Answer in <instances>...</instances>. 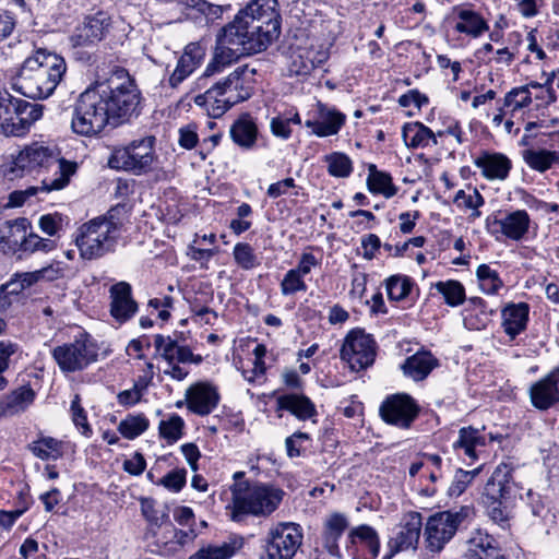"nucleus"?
<instances>
[{
    "label": "nucleus",
    "mask_w": 559,
    "mask_h": 559,
    "mask_svg": "<svg viewBox=\"0 0 559 559\" xmlns=\"http://www.w3.org/2000/svg\"><path fill=\"white\" fill-rule=\"evenodd\" d=\"M142 93L127 70L120 69L105 81H96L73 105L71 129L93 138L107 126L119 127L138 118L143 108Z\"/></svg>",
    "instance_id": "f257e3e1"
},
{
    "label": "nucleus",
    "mask_w": 559,
    "mask_h": 559,
    "mask_svg": "<svg viewBox=\"0 0 559 559\" xmlns=\"http://www.w3.org/2000/svg\"><path fill=\"white\" fill-rule=\"evenodd\" d=\"M281 23L277 0H250L218 32L213 59L206 66L198 85L205 87L209 78L222 72L241 56L266 50L280 37Z\"/></svg>",
    "instance_id": "f03ea898"
},
{
    "label": "nucleus",
    "mask_w": 559,
    "mask_h": 559,
    "mask_svg": "<svg viewBox=\"0 0 559 559\" xmlns=\"http://www.w3.org/2000/svg\"><path fill=\"white\" fill-rule=\"evenodd\" d=\"M67 71L63 57L46 48H38L22 63L12 79V87L32 99L49 97Z\"/></svg>",
    "instance_id": "7ed1b4c3"
},
{
    "label": "nucleus",
    "mask_w": 559,
    "mask_h": 559,
    "mask_svg": "<svg viewBox=\"0 0 559 559\" xmlns=\"http://www.w3.org/2000/svg\"><path fill=\"white\" fill-rule=\"evenodd\" d=\"M255 69L237 67L228 76L212 83L203 94L194 97L198 106L204 107L212 118L222 117L233 106L253 95Z\"/></svg>",
    "instance_id": "20e7f679"
},
{
    "label": "nucleus",
    "mask_w": 559,
    "mask_h": 559,
    "mask_svg": "<svg viewBox=\"0 0 559 559\" xmlns=\"http://www.w3.org/2000/svg\"><path fill=\"white\" fill-rule=\"evenodd\" d=\"M231 520L243 522L249 515L269 516L281 504L285 492L272 485L249 480L235 483L231 488Z\"/></svg>",
    "instance_id": "39448f33"
},
{
    "label": "nucleus",
    "mask_w": 559,
    "mask_h": 559,
    "mask_svg": "<svg viewBox=\"0 0 559 559\" xmlns=\"http://www.w3.org/2000/svg\"><path fill=\"white\" fill-rule=\"evenodd\" d=\"M58 162L59 175L53 179H44L41 191L50 192L53 190H61L70 182V177L76 173L78 164L64 158H57L53 152L45 146L33 144L25 147L20 152L13 162L10 171L15 177H22L25 173L29 174L39 167H49L51 164Z\"/></svg>",
    "instance_id": "423d86ee"
},
{
    "label": "nucleus",
    "mask_w": 559,
    "mask_h": 559,
    "mask_svg": "<svg viewBox=\"0 0 559 559\" xmlns=\"http://www.w3.org/2000/svg\"><path fill=\"white\" fill-rule=\"evenodd\" d=\"M512 478V469L507 464L498 465L485 484L481 495V503L488 516L502 527L510 520Z\"/></svg>",
    "instance_id": "0eeeda50"
},
{
    "label": "nucleus",
    "mask_w": 559,
    "mask_h": 559,
    "mask_svg": "<svg viewBox=\"0 0 559 559\" xmlns=\"http://www.w3.org/2000/svg\"><path fill=\"white\" fill-rule=\"evenodd\" d=\"M44 106L0 91V128L5 135L21 136L41 118Z\"/></svg>",
    "instance_id": "6e6552de"
},
{
    "label": "nucleus",
    "mask_w": 559,
    "mask_h": 559,
    "mask_svg": "<svg viewBox=\"0 0 559 559\" xmlns=\"http://www.w3.org/2000/svg\"><path fill=\"white\" fill-rule=\"evenodd\" d=\"M156 139L153 135L133 140L124 147L115 148L108 158V166L116 170L129 171L135 176L148 173L156 158Z\"/></svg>",
    "instance_id": "1a4fd4ad"
},
{
    "label": "nucleus",
    "mask_w": 559,
    "mask_h": 559,
    "mask_svg": "<svg viewBox=\"0 0 559 559\" xmlns=\"http://www.w3.org/2000/svg\"><path fill=\"white\" fill-rule=\"evenodd\" d=\"M51 356L63 373L82 371L97 360L98 348L91 335L80 332L73 342L56 346Z\"/></svg>",
    "instance_id": "9d476101"
},
{
    "label": "nucleus",
    "mask_w": 559,
    "mask_h": 559,
    "mask_svg": "<svg viewBox=\"0 0 559 559\" xmlns=\"http://www.w3.org/2000/svg\"><path fill=\"white\" fill-rule=\"evenodd\" d=\"M471 512V507L463 506L459 511L447 510L430 515L424 533L427 549L431 552H440Z\"/></svg>",
    "instance_id": "9b49d317"
},
{
    "label": "nucleus",
    "mask_w": 559,
    "mask_h": 559,
    "mask_svg": "<svg viewBox=\"0 0 559 559\" xmlns=\"http://www.w3.org/2000/svg\"><path fill=\"white\" fill-rule=\"evenodd\" d=\"M302 530L299 524L281 522L270 528L262 539L261 559H293L302 544Z\"/></svg>",
    "instance_id": "f8f14e48"
},
{
    "label": "nucleus",
    "mask_w": 559,
    "mask_h": 559,
    "mask_svg": "<svg viewBox=\"0 0 559 559\" xmlns=\"http://www.w3.org/2000/svg\"><path fill=\"white\" fill-rule=\"evenodd\" d=\"M376 349V341L370 334H366L361 329H354L344 340L341 358L353 371H360L373 365Z\"/></svg>",
    "instance_id": "ddd939ff"
},
{
    "label": "nucleus",
    "mask_w": 559,
    "mask_h": 559,
    "mask_svg": "<svg viewBox=\"0 0 559 559\" xmlns=\"http://www.w3.org/2000/svg\"><path fill=\"white\" fill-rule=\"evenodd\" d=\"M421 411L417 401L407 393L388 395L379 407L381 419L391 426L409 429Z\"/></svg>",
    "instance_id": "4468645a"
},
{
    "label": "nucleus",
    "mask_w": 559,
    "mask_h": 559,
    "mask_svg": "<svg viewBox=\"0 0 559 559\" xmlns=\"http://www.w3.org/2000/svg\"><path fill=\"white\" fill-rule=\"evenodd\" d=\"M117 240L115 236L107 235L105 230L100 229L93 221L83 224L79 228L75 237V243L80 250V254L86 260H96L107 253L114 252Z\"/></svg>",
    "instance_id": "2eb2a0df"
},
{
    "label": "nucleus",
    "mask_w": 559,
    "mask_h": 559,
    "mask_svg": "<svg viewBox=\"0 0 559 559\" xmlns=\"http://www.w3.org/2000/svg\"><path fill=\"white\" fill-rule=\"evenodd\" d=\"M423 528L421 513L416 511L407 512L401 519V522L392 531L386 548L388 551L383 559H391L401 551L416 550Z\"/></svg>",
    "instance_id": "dca6fc26"
},
{
    "label": "nucleus",
    "mask_w": 559,
    "mask_h": 559,
    "mask_svg": "<svg viewBox=\"0 0 559 559\" xmlns=\"http://www.w3.org/2000/svg\"><path fill=\"white\" fill-rule=\"evenodd\" d=\"M111 27V16L108 12L98 10L87 14L82 25L78 26L70 37L72 46H97Z\"/></svg>",
    "instance_id": "f3484780"
},
{
    "label": "nucleus",
    "mask_w": 559,
    "mask_h": 559,
    "mask_svg": "<svg viewBox=\"0 0 559 559\" xmlns=\"http://www.w3.org/2000/svg\"><path fill=\"white\" fill-rule=\"evenodd\" d=\"M531 224L530 215L524 210H516L507 214L503 218L488 216L486 219L487 230L495 235L501 233L511 240H521L528 231Z\"/></svg>",
    "instance_id": "a211bd4d"
},
{
    "label": "nucleus",
    "mask_w": 559,
    "mask_h": 559,
    "mask_svg": "<svg viewBox=\"0 0 559 559\" xmlns=\"http://www.w3.org/2000/svg\"><path fill=\"white\" fill-rule=\"evenodd\" d=\"M344 545L347 556L353 559L360 557V548L369 552L370 559L377 558L380 551L379 535L372 526L367 524L352 528L347 534Z\"/></svg>",
    "instance_id": "6ab92c4d"
},
{
    "label": "nucleus",
    "mask_w": 559,
    "mask_h": 559,
    "mask_svg": "<svg viewBox=\"0 0 559 559\" xmlns=\"http://www.w3.org/2000/svg\"><path fill=\"white\" fill-rule=\"evenodd\" d=\"M346 116L336 108L318 102L317 118L307 119L305 126L319 138L335 135L345 124Z\"/></svg>",
    "instance_id": "aec40b11"
},
{
    "label": "nucleus",
    "mask_w": 559,
    "mask_h": 559,
    "mask_svg": "<svg viewBox=\"0 0 559 559\" xmlns=\"http://www.w3.org/2000/svg\"><path fill=\"white\" fill-rule=\"evenodd\" d=\"M110 314L119 323L131 320L138 312V302L132 297V287L127 282H119L109 289Z\"/></svg>",
    "instance_id": "412c9836"
},
{
    "label": "nucleus",
    "mask_w": 559,
    "mask_h": 559,
    "mask_svg": "<svg viewBox=\"0 0 559 559\" xmlns=\"http://www.w3.org/2000/svg\"><path fill=\"white\" fill-rule=\"evenodd\" d=\"M532 404L546 411L559 402V366L530 389Z\"/></svg>",
    "instance_id": "4be33fe9"
},
{
    "label": "nucleus",
    "mask_w": 559,
    "mask_h": 559,
    "mask_svg": "<svg viewBox=\"0 0 559 559\" xmlns=\"http://www.w3.org/2000/svg\"><path fill=\"white\" fill-rule=\"evenodd\" d=\"M219 399L216 388L209 383H199L186 392L188 409L199 416L211 414L217 407Z\"/></svg>",
    "instance_id": "5701e85b"
},
{
    "label": "nucleus",
    "mask_w": 559,
    "mask_h": 559,
    "mask_svg": "<svg viewBox=\"0 0 559 559\" xmlns=\"http://www.w3.org/2000/svg\"><path fill=\"white\" fill-rule=\"evenodd\" d=\"M347 516L340 512L331 513L323 522L321 532L322 545L326 551L334 557L342 558L338 540L348 530Z\"/></svg>",
    "instance_id": "b1692460"
},
{
    "label": "nucleus",
    "mask_w": 559,
    "mask_h": 559,
    "mask_svg": "<svg viewBox=\"0 0 559 559\" xmlns=\"http://www.w3.org/2000/svg\"><path fill=\"white\" fill-rule=\"evenodd\" d=\"M501 326L510 341H514L527 328L530 305L526 302H509L501 310Z\"/></svg>",
    "instance_id": "393cba45"
},
{
    "label": "nucleus",
    "mask_w": 559,
    "mask_h": 559,
    "mask_svg": "<svg viewBox=\"0 0 559 559\" xmlns=\"http://www.w3.org/2000/svg\"><path fill=\"white\" fill-rule=\"evenodd\" d=\"M31 222L26 217L5 221L0 225V246L8 253L22 251Z\"/></svg>",
    "instance_id": "a878e982"
},
{
    "label": "nucleus",
    "mask_w": 559,
    "mask_h": 559,
    "mask_svg": "<svg viewBox=\"0 0 559 559\" xmlns=\"http://www.w3.org/2000/svg\"><path fill=\"white\" fill-rule=\"evenodd\" d=\"M474 164L488 180H504L512 168V162L507 155L489 151H481Z\"/></svg>",
    "instance_id": "bb28decb"
},
{
    "label": "nucleus",
    "mask_w": 559,
    "mask_h": 559,
    "mask_svg": "<svg viewBox=\"0 0 559 559\" xmlns=\"http://www.w3.org/2000/svg\"><path fill=\"white\" fill-rule=\"evenodd\" d=\"M488 443L487 437L479 429L473 426L462 427L459 430V438L453 443V450L457 455H464V460L468 464L477 461L480 448H485Z\"/></svg>",
    "instance_id": "cd10ccee"
},
{
    "label": "nucleus",
    "mask_w": 559,
    "mask_h": 559,
    "mask_svg": "<svg viewBox=\"0 0 559 559\" xmlns=\"http://www.w3.org/2000/svg\"><path fill=\"white\" fill-rule=\"evenodd\" d=\"M229 135L238 147L250 151L257 144L259 129L252 116L243 112L231 123Z\"/></svg>",
    "instance_id": "c85d7f7f"
},
{
    "label": "nucleus",
    "mask_w": 559,
    "mask_h": 559,
    "mask_svg": "<svg viewBox=\"0 0 559 559\" xmlns=\"http://www.w3.org/2000/svg\"><path fill=\"white\" fill-rule=\"evenodd\" d=\"M276 409L287 411L299 420H308L318 415L314 403L305 394L287 393L276 399Z\"/></svg>",
    "instance_id": "c756f323"
},
{
    "label": "nucleus",
    "mask_w": 559,
    "mask_h": 559,
    "mask_svg": "<svg viewBox=\"0 0 559 559\" xmlns=\"http://www.w3.org/2000/svg\"><path fill=\"white\" fill-rule=\"evenodd\" d=\"M453 12L459 20L454 25V29L457 33L465 34L472 38H478L489 31V25L480 13L460 5L454 7Z\"/></svg>",
    "instance_id": "7c9ffc66"
},
{
    "label": "nucleus",
    "mask_w": 559,
    "mask_h": 559,
    "mask_svg": "<svg viewBox=\"0 0 559 559\" xmlns=\"http://www.w3.org/2000/svg\"><path fill=\"white\" fill-rule=\"evenodd\" d=\"M438 366L439 360L430 352L419 350L407 357L401 368L406 377L421 381Z\"/></svg>",
    "instance_id": "2f4dec72"
},
{
    "label": "nucleus",
    "mask_w": 559,
    "mask_h": 559,
    "mask_svg": "<svg viewBox=\"0 0 559 559\" xmlns=\"http://www.w3.org/2000/svg\"><path fill=\"white\" fill-rule=\"evenodd\" d=\"M154 347L157 355H159L168 365L174 362L188 364L189 358L192 357L191 348L186 344H176L163 334L154 335Z\"/></svg>",
    "instance_id": "473e14b6"
},
{
    "label": "nucleus",
    "mask_w": 559,
    "mask_h": 559,
    "mask_svg": "<svg viewBox=\"0 0 559 559\" xmlns=\"http://www.w3.org/2000/svg\"><path fill=\"white\" fill-rule=\"evenodd\" d=\"M35 397L36 393L29 384L19 386L0 402V412L5 416L22 413L34 403Z\"/></svg>",
    "instance_id": "72a5a7b5"
},
{
    "label": "nucleus",
    "mask_w": 559,
    "mask_h": 559,
    "mask_svg": "<svg viewBox=\"0 0 559 559\" xmlns=\"http://www.w3.org/2000/svg\"><path fill=\"white\" fill-rule=\"evenodd\" d=\"M402 138L408 148L427 147L430 143L438 144L433 131L420 121L406 122L402 128Z\"/></svg>",
    "instance_id": "f704fd0d"
},
{
    "label": "nucleus",
    "mask_w": 559,
    "mask_h": 559,
    "mask_svg": "<svg viewBox=\"0 0 559 559\" xmlns=\"http://www.w3.org/2000/svg\"><path fill=\"white\" fill-rule=\"evenodd\" d=\"M243 546L241 536H231L219 546L209 545L200 548L189 559H230Z\"/></svg>",
    "instance_id": "c9c22d12"
},
{
    "label": "nucleus",
    "mask_w": 559,
    "mask_h": 559,
    "mask_svg": "<svg viewBox=\"0 0 559 559\" xmlns=\"http://www.w3.org/2000/svg\"><path fill=\"white\" fill-rule=\"evenodd\" d=\"M367 187L371 193L382 194L386 199L394 197L399 189L393 183L391 174L378 170L374 164L368 166Z\"/></svg>",
    "instance_id": "e433bc0d"
},
{
    "label": "nucleus",
    "mask_w": 559,
    "mask_h": 559,
    "mask_svg": "<svg viewBox=\"0 0 559 559\" xmlns=\"http://www.w3.org/2000/svg\"><path fill=\"white\" fill-rule=\"evenodd\" d=\"M43 461H57L63 456V442L52 437H40L27 445Z\"/></svg>",
    "instance_id": "4c0bfd02"
},
{
    "label": "nucleus",
    "mask_w": 559,
    "mask_h": 559,
    "mask_svg": "<svg viewBox=\"0 0 559 559\" xmlns=\"http://www.w3.org/2000/svg\"><path fill=\"white\" fill-rule=\"evenodd\" d=\"M526 165L538 173H545L555 164H559V153L546 148H528L522 153Z\"/></svg>",
    "instance_id": "58836bf2"
},
{
    "label": "nucleus",
    "mask_w": 559,
    "mask_h": 559,
    "mask_svg": "<svg viewBox=\"0 0 559 559\" xmlns=\"http://www.w3.org/2000/svg\"><path fill=\"white\" fill-rule=\"evenodd\" d=\"M433 287L443 296L444 302L450 307H457L466 300L465 288L459 281H439Z\"/></svg>",
    "instance_id": "ea45409f"
},
{
    "label": "nucleus",
    "mask_w": 559,
    "mask_h": 559,
    "mask_svg": "<svg viewBox=\"0 0 559 559\" xmlns=\"http://www.w3.org/2000/svg\"><path fill=\"white\" fill-rule=\"evenodd\" d=\"M122 211H124V205L118 204L111 207L106 215L95 217L92 221L97 224L100 229H104L107 235L115 236L118 239L123 226V221L120 217Z\"/></svg>",
    "instance_id": "a19ab883"
},
{
    "label": "nucleus",
    "mask_w": 559,
    "mask_h": 559,
    "mask_svg": "<svg viewBox=\"0 0 559 559\" xmlns=\"http://www.w3.org/2000/svg\"><path fill=\"white\" fill-rule=\"evenodd\" d=\"M328 164V173L332 177L347 178L353 173L352 159L342 152H333L324 156Z\"/></svg>",
    "instance_id": "79ce46f5"
},
{
    "label": "nucleus",
    "mask_w": 559,
    "mask_h": 559,
    "mask_svg": "<svg viewBox=\"0 0 559 559\" xmlns=\"http://www.w3.org/2000/svg\"><path fill=\"white\" fill-rule=\"evenodd\" d=\"M386 293L390 300L400 301L409 296L414 282L406 275H392L385 281Z\"/></svg>",
    "instance_id": "37998d69"
},
{
    "label": "nucleus",
    "mask_w": 559,
    "mask_h": 559,
    "mask_svg": "<svg viewBox=\"0 0 559 559\" xmlns=\"http://www.w3.org/2000/svg\"><path fill=\"white\" fill-rule=\"evenodd\" d=\"M150 421L144 414L128 415L118 426V431L129 440H133L147 430Z\"/></svg>",
    "instance_id": "c03bdc74"
},
{
    "label": "nucleus",
    "mask_w": 559,
    "mask_h": 559,
    "mask_svg": "<svg viewBox=\"0 0 559 559\" xmlns=\"http://www.w3.org/2000/svg\"><path fill=\"white\" fill-rule=\"evenodd\" d=\"M476 276L481 290L489 295H495L503 286L497 271L492 270L488 264H480L476 270Z\"/></svg>",
    "instance_id": "a18cd8bd"
},
{
    "label": "nucleus",
    "mask_w": 559,
    "mask_h": 559,
    "mask_svg": "<svg viewBox=\"0 0 559 559\" xmlns=\"http://www.w3.org/2000/svg\"><path fill=\"white\" fill-rule=\"evenodd\" d=\"M179 3L189 9H194L205 15L209 21L219 19L226 10L231 8L230 4H215L206 0H179Z\"/></svg>",
    "instance_id": "49530a36"
},
{
    "label": "nucleus",
    "mask_w": 559,
    "mask_h": 559,
    "mask_svg": "<svg viewBox=\"0 0 559 559\" xmlns=\"http://www.w3.org/2000/svg\"><path fill=\"white\" fill-rule=\"evenodd\" d=\"M185 420L177 414H173L167 420H162L158 426L160 438L168 444L177 442L183 435Z\"/></svg>",
    "instance_id": "de8ad7c7"
},
{
    "label": "nucleus",
    "mask_w": 559,
    "mask_h": 559,
    "mask_svg": "<svg viewBox=\"0 0 559 559\" xmlns=\"http://www.w3.org/2000/svg\"><path fill=\"white\" fill-rule=\"evenodd\" d=\"M481 466L476 467L472 471H464L462 468H457L452 484L448 488L449 497H459L461 496L466 488L472 484L473 479L480 473Z\"/></svg>",
    "instance_id": "09e8293b"
},
{
    "label": "nucleus",
    "mask_w": 559,
    "mask_h": 559,
    "mask_svg": "<svg viewBox=\"0 0 559 559\" xmlns=\"http://www.w3.org/2000/svg\"><path fill=\"white\" fill-rule=\"evenodd\" d=\"M532 104V95L528 86H519L509 91L502 102L503 107H512L513 111L528 107Z\"/></svg>",
    "instance_id": "8fccbe9b"
},
{
    "label": "nucleus",
    "mask_w": 559,
    "mask_h": 559,
    "mask_svg": "<svg viewBox=\"0 0 559 559\" xmlns=\"http://www.w3.org/2000/svg\"><path fill=\"white\" fill-rule=\"evenodd\" d=\"M71 415L72 421L78 429L81 430V433L87 438L93 435V429L87 421V414L85 409L81 405V397L79 394H75L71 402Z\"/></svg>",
    "instance_id": "3c124183"
},
{
    "label": "nucleus",
    "mask_w": 559,
    "mask_h": 559,
    "mask_svg": "<svg viewBox=\"0 0 559 559\" xmlns=\"http://www.w3.org/2000/svg\"><path fill=\"white\" fill-rule=\"evenodd\" d=\"M233 254L236 263L243 270H251L258 265L257 255L247 242L236 243Z\"/></svg>",
    "instance_id": "603ef678"
},
{
    "label": "nucleus",
    "mask_w": 559,
    "mask_h": 559,
    "mask_svg": "<svg viewBox=\"0 0 559 559\" xmlns=\"http://www.w3.org/2000/svg\"><path fill=\"white\" fill-rule=\"evenodd\" d=\"M156 484L164 486L169 491L179 492L187 484V471L186 468H175L163 476Z\"/></svg>",
    "instance_id": "864d4df0"
},
{
    "label": "nucleus",
    "mask_w": 559,
    "mask_h": 559,
    "mask_svg": "<svg viewBox=\"0 0 559 559\" xmlns=\"http://www.w3.org/2000/svg\"><path fill=\"white\" fill-rule=\"evenodd\" d=\"M467 544L468 547L464 555L465 559H468V555L474 552L483 556L489 549L486 544L493 546L497 544V540L492 536L477 531L476 534L468 539Z\"/></svg>",
    "instance_id": "5fc2aeb1"
},
{
    "label": "nucleus",
    "mask_w": 559,
    "mask_h": 559,
    "mask_svg": "<svg viewBox=\"0 0 559 559\" xmlns=\"http://www.w3.org/2000/svg\"><path fill=\"white\" fill-rule=\"evenodd\" d=\"M306 289L307 285L302 280V276L299 275L297 272L293 271L292 269L287 271V273L284 275V278L281 282L282 294L287 296L293 295L297 292H305Z\"/></svg>",
    "instance_id": "6e6d98bb"
},
{
    "label": "nucleus",
    "mask_w": 559,
    "mask_h": 559,
    "mask_svg": "<svg viewBox=\"0 0 559 559\" xmlns=\"http://www.w3.org/2000/svg\"><path fill=\"white\" fill-rule=\"evenodd\" d=\"M195 68L197 66L189 62V59L180 57L168 80L170 87L177 88L195 70Z\"/></svg>",
    "instance_id": "4d7b16f0"
},
{
    "label": "nucleus",
    "mask_w": 559,
    "mask_h": 559,
    "mask_svg": "<svg viewBox=\"0 0 559 559\" xmlns=\"http://www.w3.org/2000/svg\"><path fill=\"white\" fill-rule=\"evenodd\" d=\"M310 440L307 432L296 431L285 439V448L287 456L290 459L301 456L304 454L302 443Z\"/></svg>",
    "instance_id": "13d9d810"
},
{
    "label": "nucleus",
    "mask_w": 559,
    "mask_h": 559,
    "mask_svg": "<svg viewBox=\"0 0 559 559\" xmlns=\"http://www.w3.org/2000/svg\"><path fill=\"white\" fill-rule=\"evenodd\" d=\"M55 248V241L39 237L37 234L29 233L26 236L22 251L35 252L44 251L48 252Z\"/></svg>",
    "instance_id": "bf43d9fd"
},
{
    "label": "nucleus",
    "mask_w": 559,
    "mask_h": 559,
    "mask_svg": "<svg viewBox=\"0 0 559 559\" xmlns=\"http://www.w3.org/2000/svg\"><path fill=\"white\" fill-rule=\"evenodd\" d=\"M21 497L24 498L23 507L11 511L0 510V525L4 528H11L16 520L29 509L31 503L28 501V496L26 493H21Z\"/></svg>",
    "instance_id": "052dcab7"
},
{
    "label": "nucleus",
    "mask_w": 559,
    "mask_h": 559,
    "mask_svg": "<svg viewBox=\"0 0 559 559\" xmlns=\"http://www.w3.org/2000/svg\"><path fill=\"white\" fill-rule=\"evenodd\" d=\"M16 352V345L11 342H0V390H4L8 385V380L2 373L8 370L10 357Z\"/></svg>",
    "instance_id": "680f3d73"
},
{
    "label": "nucleus",
    "mask_w": 559,
    "mask_h": 559,
    "mask_svg": "<svg viewBox=\"0 0 559 559\" xmlns=\"http://www.w3.org/2000/svg\"><path fill=\"white\" fill-rule=\"evenodd\" d=\"M63 215L56 212L53 214H45L39 218V227L43 233L55 236L61 229Z\"/></svg>",
    "instance_id": "e2e57ef3"
},
{
    "label": "nucleus",
    "mask_w": 559,
    "mask_h": 559,
    "mask_svg": "<svg viewBox=\"0 0 559 559\" xmlns=\"http://www.w3.org/2000/svg\"><path fill=\"white\" fill-rule=\"evenodd\" d=\"M401 107H408L414 104L418 109L428 105L429 98L427 95L420 93L418 90H409L407 93L401 95L397 100Z\"/></svg>",
    "instance_id": "0e129e2a"
},
{
    "label": "nucleus",
    "mask_w": 559,
    "mask_h": 559,
    "mask_svg": "<svg viewBox=\"0 0 559 559\" xmlns=\"http://www.w3.org/2000/svg\"><path fill=\"white\" fill-rule=\"evenodd\" d=\"M383 247L380 238L376 234H368L361 238V248L364 249L362 257L366 260H372L377 251Z\"/></svg>",
    "instance_id": "69168bd1"
},
{
    "label": "nucleus",
    "mask_w": 559,
    "mask_h": 559,
    "mask_svg": "<svg viewBox=\"0 0 559 559\" xmlns=\"http://www.w3.org/2000/svg\"><path fill=\"white\" fill-rule=\"evenodd\" d=\"M179 145L186 150L194 148L199 143L195 126L189 124L179 130Z\"/></svg>",
    "instance_id": "338daca9"
},
{
    "label": "nucleus",
    "mask_w": 559,
    "mask_h": 559,
    "mask_svg": "<svg viewBox=\"0 0 559 559\" xmlns=\"http://www.w3.org/2000/svg\"><path fill=\"white\" fill-rule=\"evenodd\" d=\"M146 467V461L142 453L135 452L130 460L123 462V469L134 476L141 475Z\"/></svg>",
    "instance_id": "774afa93"
}]
</instances>
